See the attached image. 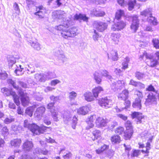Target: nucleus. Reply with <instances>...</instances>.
<instances>
[{
    "label": "nucleus",
    "instance_id": "f257e3e1",
    "mask_svg": "<svg viewBox=\"0 0 159 159\" xmlns=\"http://www.w3.org/2000/svg\"><path fill=\"white\" fill-rule=\"evenodd\" d=\"M71 24V21L70 19H66L65 20H64L63 25L56 26L55 29L57 30L61 31V35L65 39H67L69 37H73L78 34L76 28L73 27L68 30H66Z\"/></svg>",
    "mask_w": 159,
    "mask_h": 159
},
{
    "label": "nucleus",
    "instance_id": "f03ea898",
    "mask_svg": "<svg viewBox=\"0 0 159 159\" xmlns=\"http://www.w3.org/2000/svg\"><path fill=\"white\" fill-rule=\"evenodd\" d=\"M7 82L11 84L14 88L18 91V94L21 97V101L22 105L24 106L27 105L29 102V98L28 94L20 88L18 86L16 85L15 82L11 79H9Z\"/></svg>",
    "mask_w": 159,
    "mask_h": 159
},
{
    "label": "nucleus",
    "instance_id": "7ed1b4c3",
    "mask_svg": "<svg viewBox=\"0 0 159 159\" xmlns=\"http://www.w3.org/2000/svg\"><path fill=\"white\" fill-rule=\"evenodd\" d=\"M24 126L25 127L30 129L34 135L43 133L47 128H48L43 125L39 127L35 124H30L27 120L24 121Z\"/></svg>",
    "mask_w": 159,
    "mask_h": 159
},
{
    "label": "nucleus",
    "instance_id": "20e7f679",
    "mask_svg": "<svg viewBox=\"0 0 159 159\" xmlns=\"http://www.w3.org/2000/svg\"><path fill=\"white\" fill-rule=\"evenodd\" d=\"M141 15L145 18L144 20H147L148 22L154 25L157 24L156 19L152 16L151 9H147L141 12Z\"/></svg>",
    "mask_w": 159,
    "mask_h": 159
},
{
    "label": "nucleus",
    "instance_id": "39448f33",
    "mask_svg": "<svg viewBox=\"0 0 159 159\" xmlns=\"http://www.w3.org/2000/svg\"><path fill=\"white\" fill-rule=\"evenodd\" d=\"M99 70L96 71L94 74V78L96 82L98 84H100L102 81L101 75L106 77L110 80L112 79L111 77L109 74L107 70H101V74L99 73Z\"/></svg>",
    "mask_w": 159,
    "mask_h": 159
},
{
    "label": "nucleus",
    "instance_id": "423d86ee",
    "mask_svg": "<svg viewBox=\"0 0 159 159\" xmlns=\"http://www.w3.org/2000/svg\"><path fill=\"white\" fill-rule=\"evenodd\" d=\"M1 92L6 96H9L10 95L12 96L17 106H19L20 104L19 97L15 92L6 88L2 89Z\"/></svg>",
    "mask_w": 159,
    "mask_h": 159
},
{
    "label": "nucleus",
    "instance_id": "0eeeda50",
    "mask_svg": "<svg viewBox=\"0 0 159 159\" xmlns=\"http://www.w3.org/2000/svg\"><path fill=\"white\" fill-rule=\"evenodd\" d=\"M140 60H145L146 59H149L150 61V66L154 67L158 64V61L155 59L152 58V56L148 54L146 52H144L142 55H141L139 58Z\"/></svg>",
    "mask_w": 159,
    "mask_h": 159
},
{
    "label": "nucleus",
    "instance_id": "6e6552de",
    "mask_svg": "<svg viewBox=\"0 0 159 159\" xmlns=\"http://www.w3.org/2000/svg\"><path fill=\"white\" fill-rule=\"evenodd\" d=\"M132 22L130 26V29L133 33H135L139 26V21L137 15H134L131 16Z\"/></svg>",
    "mask_w": 159,
    "mask_h": 159
},
{
    "label": "nucleus",
    "instance_id": "1a4fd4ad",
    "mask_svg": "<svg viewBox=\"0 0 159 159\" xmlns=\"http://www.w3.org/2000/svg\"><path fill=\"white\" fill-rule=\"evenodd\" d=\"M125 125L126 129L124 133V136L126 139H129L131 137L133 133L132 123L130 121L127 120L125 123Z\"/></svg>",
    "mask_w": 159,
    "mask_h": 159
},
{
    "label": "nucleus",
    "instance_id": "9d476101",
    "mask_svg": "<svg viewBox=\"0 0 159 159\" xmlns=\"http://www.w3.org/2000/svg\"><path fill=\"white\" fill-rule=\"evenodd\" d=\"M110 81L111 82V88L114 91H116L119 89H121L124 86V82L123 80L117 81L118 86L116 85V80H115L112 78L110 80Z\"/></svg>",
    "mask_w": 159,
    "mask_h": 159
},
{
    "label": "nucleus",
    "instance_id": "9b49d317",
    "mask_svg": "<svg viewBox=\"0 0 159 159\" xmlns=\"http://www.w3.org/2000/svg\"><path fill=\"white\" fill-rule=\"evenodd\" d=\"M46 13L45 8L42 6H40L36 7L35 12L34 14L37 18L41 19L44 18Z\"/></svg>",
    "mask_w": 159,
    "mask_h": 159
},
{
    "label": "nucleus",
    "instance_id": "f8f14e48",
    "mask_svg": "<svg viewBox=\"0 0 159 159\" xmlns=\"http://www.w3.org/2000/svg\"><path fill=\"white\" fill-rule=\"evenodd\" d=\"M93 26L98 31L102 32L106 30L107 27V23L101 21H95L93 23Z\"/></svg>",
    "mask_w": 159,
    "mask_h": 159
},
{
    "label": "nucleus",
    "instance_id": "ddd939ff",
    "mask_svg": "<svg viewBox=\"0 0 159 159\" xmlns=\"http://www.w3.org/2000/svg\"><path fill=\"white\" fill-rule=\"evenodd\" d=\"M7 62L8 63V68L13 70H18V67L15 64L17 58L13 56H8L7 57Z\"/></svg>",
    "mask_w": 159,
    "mask_h": 159
},
{
    "label": "nucleus",
    "instance_id": "4468645a",
    "mask_svg": "<svg viewBox=\"0 0 159 159\" xmlns=\"http://www.w3.org/2000/svg\"><path fill=\"white\" fill-rule=\"evenodd\" d=\"M98 102L99 104L101 106L106 108L111 107L112 104L111 100L108 98L107 97L99 100Z\"/></svg>",
    "mask_w": 159,
    "mask_h": 159
},
{
    "label": "nucleus",
    "instance_id": "2eb2a0df",
    "mask_svg": "<svg viewBox=\"0 0 159 159\" xmlns=\"http://www.w3.org/2000/svg\"><path fill=\"white\" fill-rule=\"evenodd\" d=\"M147 97L145 103L146 106H149L152 104H157L155 94L152 92H150L148 93Z\"/></svg>",
    "mask_w": 159,
    "mask_h": 159
},
{
    "label": "nucleus",
    "instance_id": "dca6fc26",
    "mask_svg": "<svg viewBox=\"0 0 159 159\" xmlns=\"http://www.w3.org/2000/svg\"><path fill=\"white\" fill-rule=\"evenodd\" d=\"M54 55L57 57L58 59L62 61V63L66 62L67 60L66 57L64 55L63 52L59 49H55L54 51Z\"/></svg>",
    "mask_w": 159,
    "mask_h": 159
},
{
    "label": "nucleus",
    "instance_id": "f3484780",
    "mask_svg": "<svg viewBox=\"0 0 159 159\" xmlns=\"http://www.w3.org/2000/svg\"><path fill=\"white\" fill-rule=\"evenodd\" d=\"M45 111V108L43 106L37 108L34 113V116L35 118L39 120L43 116Z\"/></svg>",
    "mask_w": 159,
    "mask_h": 159
},
{
    "label": "nucleus",
    "instance_id": "a211bd4d",
    "mask_svg": "<svg viewBox=\"0 0 159 159\" xmlns=\"http://www.w3.org/2000/svg\"><path fill=\"white\" fill-rule=\"evenodd\" d=\"M125 25V23L123 21H118L112 25L111 28L113 31H119L124 28Z\"/></svg>",
    "mask_w": 159,
    "mask_h": 159
},
{
    "label": "nucleus",
    "instance_id": "6ab92c4d",
    "mask_svg": "<svg viewBox=\"0 0 159 159\" xmlns=\"http://www.w3.org/2000/svg\"><path fill=\"white\" fill-rule=\"evenodd\" d=\"M51 151L46 148V147L42 149L39 148H36L34 151V153L42 154L45 155H48L51 154Z\"/></svg>",
    "mask_w": 159,
    "mask_h": 159
},
{
    "label": "nucleus",
    "instance_id": "aec40b11",
    "mask_svg": "<svg viewBox=\"0 0 159 159\" xmlns=\"http://www.w3.org/2000/svg\"><path fill=\"white\" fill-rule=\"evenodd\" d=\"M33 144L31 141L26 140L23 144L22 146L23 149L25 151L29 152L32 149Z\"/></svg>",
    "mask_w": 159,
    "mask_h": 159
},
{
    "label": "nucleus",
    "instance_id": "412c9836",
    "mask_svg": "<svg viewBox=\"0 0 159 159\" xmlns=\"http://www.w3.org/2000/svg\"><path fill=\"white\" fill-rule=\"evenodd\" d=\"M96 118V115H92L88 117L86 121L88 125L86 127V129H88L93 127L94 125L93 122Z\"/></svg>",
    "mask_w": 159,
    "mask_h": 159
},
{
    "label": "nucleus",
    "instance_id": "4be33fe9",
    "mask_svg": "<svg viewBox=\"0 0 159 159\" xmlns=\"http://www.w3.org/2000/svg\"><path fill=\"white\" fill-rule=\"evenodd\" d=\"M65 148H63L60 149L59 154L62 153V157L64 159H69L71 158L72 154L71 153L68 151H65Z\"/></svg>",
    "mask_w": 159,
    "mask_h": 159
},
{
    "label": "nucleus",
    "instance_id": "5701e85b",
    "mask_svg": "<svg viewBox=\"0 0 159 159\" xmlns=\"http://www.w3.org/2000/svg\"><path fill=\"white\" fill-rule=\"evenodd\" d=\"M95 123L97 127H100L105 126L107 122L103 118L99 117L96 119Z\"/></svg>",
    "mask_w": 159,
    "mask_h": 159
},
{
    "label": "nucleus",
    "instance_id": "b1692460",
    "mask_svg": "<svg viewBox=\"0 0 159 159\" xmlns=\"http://www.w3.org/2000/svg\"><path fill=\"white\" fill-rule=\"evenodd\" d=\"M132 118H136L137 124L141 123L142 119L143 117L142 116V114L138 112H134L131 115Z\"/></svg>",
    "mask_w": 159,
    "mask_h": 159
},
{
    "label": "nucleus",
    "instance_id": "393cba45",
    "mask_svg": "<svg viewBox=\"0 0 159 159\" xmlns=\"http://www.w3.org/2000/svg\"><path fill=\"white\" fill-rule=\"evenodd\" d=\"M129 92L127 90L123 91L122 93H119L118 96L119 100L126 101L128 98Z\"/></svg>",
    "mask_w": 159,
    "mask_h": 159
},
{
    "label": "nucleus",
    "instance_id": "a878e982",
    "mask_svg": "<svg viewBox=\"0 0 159 159\" xmlns=\"http://www.w3.org/2000/svg\"><path fill=\"white\" fill-rule=\"evenodd\" d=\"M91 92H87L84 93L83 97L84 99L88 102H91L94 100V97Z\"/></svg>",
    "mask_w": 159,
    "mask_h": 159
},
{
    "label": "nucleus",
    "instance_id": "bb28decb",
    "mask_svg": "<svg viewBox=\"0 0 159 159\" xmlns=\"http://www.w3.org/2000/svg\"><path fill=\"white\" fill-rule=\"evenodd\" d=\"M74 19L79 20H83L87 22L88 18L85 15L82 14H76L74 16Z\"/></svg>",
    "mask_w": 159,
    "mask_h": 159
},
{
    "label": "nucleus",
    "instance_id": "cd10ccee",
    "mask_svg": "<svg viewBox=\"0 0 159 159\" xmlns=\"http://www.w3.org/2000/svg\"><path fill=\"white\" fill-rule=\"evenodd\" d=\"M121 35L120 33H112L111 35V38L112 40L115 44H118L120 40Z\"/></svg>",
    "mask_w": 159,
    "mask_h": 159
},
{
    "label": "nucleus",
    "instance_id": "c85d7f7f",
    "mask_svg": "<svg viewBox=\"0 0 159 159\" xmlns=\"http://www.w3.org/2000/svg\"><path fill=\"white\" fill-rule=\"evenodd\" d=\"M103 91V88L100 86H98L93 89L92 92L94 97L96 98L98 97L99 93Z\"/></svg>",
    "mask_w": 159,
    "mask_h": 159
},
{
    "label": "nucleus",
    "instance_id": "c756f323",
    "mask_svg": "<svg viewBox=\"0 0 159 159\" xmlns=\"http://www.w3.org/2000/svg\"><path fill=\"white\" fill-rule=\"evenodd\" d=\"M89 110V108L88 106H84L78 109L77 113L79 114L85 115L88 113Z\"/></svg>",
    "mask_w": 159,
    "mask_h": 159
},
{
    "label": "nucleus",
    "instance_id": "7c9ffc66",
    "mask_svg": "<svg viewBox=\"0 0 159 159\" xmlns=\"http://www.w3.org/2000/svg\"><path fill=\"white\" fill-rule=\"evenodd\" d=\"M141 101V99L140 98H136L133 103V107L137 109H140L142 107Z\"/></svg>",
    "mask_w": 159,
    "mask_h": 159
},
{
    "label": "nucleus",
    "instance_id": "2f4dec72",
    "mask_svg": "<svg viewBox=\"0 0 159 159\" xmlns=\"http://www.w3.org/2000/svg\"><path fill=\"white\" fill-rule=\"evenodd\" d=\"M38 105H34L32 107H28L25 110V113L26 114L28 115L29 116L31 117L32 116L33 112L34 111V107H37Z\"/></svg>",
    "mask_w": 159,
    "mask_h": 159
},
{
    "label": "nucleus",
    "instance_id": "473e14b6",
    "mask_svg": "<svg viewBox=\"0 0 159 159\" xmlns=\"http://www.w3.org/2000/svg\"><path fill=\"white\" fill-rule=\"evenodd\" d=\"M92 134L94 136V138H92V139L94 141L95 139H98L100 138L101 135L100 131L98 130H95L92 132Z\"/></svg>",
    "mask_w": 159,
    "mask_h": 159
},
{
    "label": "nucleus",
    "instance_id": "72a5a7b5",
    "mask_svg": "<svg viewBox=\"0 0 159 159\" xmlns=\"http://www.w3.org/2000/svg\"><path fill=\"white\" fill-rule=\"evenodd\" d=\"M126 6L127 5L128 6V9L129 11H131L134 8V5L136 3V0L132 1L131 0H126Z\"/></svg>",
    "mask_w": 159,
    "mask_h": 159
},
{
    "label": "nucleus",
    "instance_id": "f704fd0d",
    "mask_svg": "<svg viewBox=\"0 0 159 159\" xmlns=\"http://www.w3.org/2000/svg\"><path fill=\"white\" fill-rule=\"evenodd\" d=\"M21 142V140L20 139H14L11 141V144L12 146L18 147H19Z\"/></svg>",
    "mask_w": 159,
    "mask_h": 159
},
{
    "label": "nucleus",
    "instance_id": "c9c22d12",
    "mask_svg": "<svg viewBox=\"0 0 159 159\" xmlns=\"http://www.w3.org/2000/svg\"><path fill=\"white\" fill-rule=\"evenodd\" d=\"M93 14L96 16H103L105 14V12L102 11H98L93 9L92 12Z\"/></svg>",
    "mask_w": 159,
    "mask_h": 159
},
{
    "label": "nucleus",
    "instance_id": "e433bc0d",
    "mask_svg": "<svg viewBox=\"0 0 159 159\" xmlns=\"http://www.w3.org/2000/svg\"><path fill=\"white\" fill-rule=\"evenodd\" d=\"M130 61L129 58V57H125L123 60L122 64V68L123 69H125L128 68V63Z\"/></svg>",
    "mask_w": 159,
    "mask_h": 159
},
{
    "label": "nucleus",
    "instance_id": "4c0bfd02",
    "mask_svg": "<svg viewBox=\"0 0 159 159\" xmlns=\"http://www.w3.org/2000/svg\"><path fill=\"white\" fill-rule=\"evenodd\" d=\"M129 84L135 87H144V85L139 82H136L133 80H131Z\"/></svg>",
    "mask_w": 159,
    "mask_h": 159
},
{
    "label": "nucleus",
    "instance_id": "58836bf2",
    "mask_svg": "<svg viewBox=\"0 0 159 159\" xmlns=\"http://www.w3.org/2000/svg\"><path fill=\"white\" fill-rule=\"evenodd\" d=\"M110 54L111 59L114 61H116L118 60V57L117 53V51L116 50H113L111 52Z\"/></svg>",
    "mask_w": 159,
    "mask_h": 159
},
{
    "label": "nucleus",
    "instance_id": "ea45409f",
    "mask_svg": "<svg viewBox=\"0 0 159 159\" xmlns=\"http://www.w3.org/2000/svg\"><path fill=\"white\" fill-rule=\"evenodd\" d=\"M111 140L113 143H119L120 141V137L118 135H114L111 137Z\"/></svg>",
    "mask_w": 159,
    "mask_h": 159
},
{
    "label": "nucleus",
    "instance_id": "a19ab883",
    "mask_svg": "<svg viewBox=\"0 0 159 159\" xmlns=\"http://www.w3.org/2000/svg\"><path fill=\"white\" fill-rule=\"evenodd\" d=\"M124 14V11L121 10H118L116 14L115 19L118 20Z\"/></svg>",
    "mask_w": 159,
    "mask_h": 159
},
{
    "label": "nucleus",
    "instance_id": "79ce46f5",
    "mask_svg": "<svg viewBox=\"0 0 159 159\" xmlns=\"http://www.w3.org/2000/svg\"><path fill=\"white\" fill-rule=\"evenodd\" d=\"M71 115L68 112H65L63 114V118L65 122H68L70 120Z\"/></svg>",
    "mask_w": 159,
    "mask_h": 159
},
{
    "label": "nucleus",
    "instance_id": "37998d69",
    "mask_svg": "<svg viewBox=\"0 0 159 159\" xmlns=\"http://www.w3.org/2000/svg\"><path fill=\"white\" fill-rule=\"evenodd\" d=\"M108 148V146L104 144L101 146L100 148H98L96 150V152L98 154H99L106 149Z\"/></svg>",
    "mask_w": 159,
    "mask_h": 159
},
{
    "label": "nucleus",
    "instance_id": "c03bdc74",
    "mask_svg": "<svg viewBox=\"0 0 159 159\" xmlns=\"http://www.w3.org/2000/svg\"><path fill=\"white\" fill-rule=\"evenodd\" d=\"M45 75L48 79L55 78L56 77V75L53 71H49L48 72L46 73Z\"/></svg>",
    "mask_w": 159,
    "mask_h": 159
},
{
    "label": "nucleus",
    "instance_id": "a18cd8bd",
    "mask_svg": "<svg viewBox=\"0 0 159 159\" xmlns=\"http://www.w3.org/2000/svg\"><path fill=\"white\" fill-rule=\"evenodd\" d=\"M15 119L12 116H10L9 117L6 118L4 120V123L6 124H9L14 121Z\"/></svg>",
    "mask_w": 159,
    "mask_h": 159
},
{
    "label": "nucleus",
    "instance_id": "49530a36",
    "mask_svg": "<svg viewBox=\"0 0 159 159\" xmlns=\"http://www.w3.org/2000/svg\"><path fill=\"white\" fill-rule=\"evenodd\" d=\"M27 6L29 8H30L34 6L36 2L34 0H26Z\"/></svg>",
    "mask_w": 159,
    "mask_h": 159
},
{
    "label": "nucleus",
    "instance_id": "de8ad7c7",
    "mask_svg": "<svg viewBox=\"0 0 159 159\" xmlns=\"http://www.w3.org/2000/svg\"><path fill=\"white\" fill-rule=\"evenodd\" d=\"M140 151L138 150H133L131 154V157H137L140 154Z\"/></svg>",
    "mask_w": 159,
    "mask_h": 159
},
{
    "label": "nucleus",
    "instance_id": "09e8293b",
    "mask_svg": "<svg viewBox=\"0 0 159 159\" xmlns=\"http://www.w3.org/2000/svg\"><path fill=\"white\" fill-rule=\"evenodd\" d=\"M7 76V74L5 71H2V70H0V79L5 80Z\"/></svg>",
    "mask_w": 159,
    "mask_h": 159
},
{
    "label": "nucleus",
    "instance_id": "8fccbe9b",
    "mask_svg": "<svg viewBox=\"0 0 159 159\" xmlns=\"http://www.w3.org/2000/svg\"><path fill=\"white\" fill-rule=\"evenodd\" d=\"M31 43V45L32 47L37 50H39L40 49V46L39 43L37 42H32Z\"/></svg>",
    "mask_w": 159,
    "mask_h": 159
},
{
    "label": "nucleus",
    "instance_id": "3c124183",
    "mask_svg": "<svg viewBox=\"0 0 159 159\" xmlns=\"http://www.w3.org/2000/svg\"><path fill=\"white\" fill-rule=\"evenodd\" d=\"M90 1L96 4H101L105 3L106 0H90Z\"/></svg>",
    "mask_w": 159,
    "mask_h": 159
},
{
    "label": "nucleus",
    "instance_id": "603ef678",
    "mask_svg": "<svg viewBox=\"0 0 159 159\" xmlns=\"http://www.w3.org/2000/svg\"><path fill=\"white\" fill-rule=\"evenodd\" d=\"M153 46L156 49H159V40L156 39H153L152 40Z\"/></svg>",
    "mask_w": 159,
    "mask_h": 159
},
{
    "label": "nucleus",
    "instance_id": "864d4df0",
    "mask_svg": "<svg viewBox=\"0 0 159 159\" xmlns=\"http://www.w3.org/2000/svg\"><path fill=\"white\" fill-rule=\"evenodd\" d=\"M124 132V128L122 127H119L117 128L115 131L116 134H121Z\"/></svg>",
    "mask_w": 159,
    "mask_h": 159
},
{
    "label": "nucleus",
    "instance_id": "5fc2aeb1",
    "mask_svg": "<svg viewBox=\"0 0 159 159\" xmlns=\"http://www.w3.org/2000/svg\"><path fill=\"white\" fill-rule=\"evenodd\" d=\"M77 96V93L74 91L70 92L69 93V98L70 101L75 99Z\"/></svg>",
    "mask_w": 159,
    "mask_h": 159
},
{
    "label": "nucleus",
    "instance_id": "6e6d98bb",
    "mask_svg": "<svg viewBox=\"0 0 159 159\" xmlns=\"http://www.w3.org/2000/svg\"><path fill=\"white\" fill-rule=\"evenodd\" d=\"M34 97L36 100L38 101H41L43 99L42 95L39 93H34Z\"/></svg>",
    "mask_w": 159,
    "mask_h": 159
},
{
    "label": "nucleus",
    "instance_id": "4d7b16f0",
    "mask_svg": "<svg viewBox=\"0 0 159 159\" xmlns=\"http://www.w3.org/2000/svg\"><path fill=\"white\" fill-rule=\"evenodd\" d=\"M54 102H51L48 104L47 108L48 109H50V111H51V110L53 111H56L55 109V107L54 106Z\"/></svg>",
    "mask_w": 159,
    "mask_h": 159
},
{
    "label": "nucleus",
    "instance_id": "13d9d810",
    "mask_svg": "<svg viewBox=\"0 0 159 159\" xmlns=\"http://www.w3.org/2000/svg\"><path fill=\"white\" fill-rule=\"evenodd\" d=\"M2 134L4 136H7L9 134L8 130L6 126L4 127L2 130Z\"/></svg>",
    "mask_w": 159,
    "mask_h": 159
},
{
    "label": "nucleus",
    "instance_id": "bf43d9fd",
    "mask_svg": "<svg viewBox=\"0 0 159 159\" xmlns=\"http://www.w3.org/2000/svg\"><path fill=\"white\" fill-rule=\"evenodd\" d=\"M22 159H34L35 158L30 154H24L22 155Z\"/></svg>",
    "mask_w": 159,
    "mask_h": 159
},
{
    "label": "nucleus",
    "instance_id": "052dcab7",
    "mask_svg": "<svg viewBox=\"0 0 159 159\" xmlns=\"http://www.w3.org/2000/svg\"><path fill=\"white\" fill-rule=\"evenodd\" d=\"M53 117L54 121H57L58 120V118L57 116L58 114V112L57 111H53L52 110L51 111Z\"/></svg>",
    "mask_w": 159,
    "mask_h": 159
},
{
    "label": "nucleus",
    "instance_id": "680f3d73",
    "mask_svg": "<svg viewBox=\"0 0 159 159\" xmlns=\"http://www.w3.org/2000/svg\"><path fill=\"white\" fill-rule=\"evenodd\" d=\"M126 0H117V2L121 6L124 7L126 6Z\"/></svg>",
    "mask_w": 159,
    "mask_h": 159
},
{
    "label": "nucleus",
    "instance_id": "e2e57ef3",
    "mask_svg": "<svg viewBox=\"0 0 159 159\" xmlns=\"http://www.w3.org/2000/svg\"><path fill=\"white\" fill-rule=\"evenodd\" d=\"M134 94L138 96V98H140L141 99L143 97L142 93L138 90H134Z\"/></svg>",
    "mask_w": 159,
    "mask_h": 159
},
{
    "label": "nucleus",
    "instance_id": "0e129e2a",
    "mask_svg": "<svg viewBox=\"0 0 159 159\" xmlns=\"http://www.w3.org/2000/svg\"><path fill=\"white\" fill-rule=\"evenodd\" d=\"M13 7L15 10L16 11V13L19 15L20 13V10L18 4L16 2H15L14 4Z\"/></svg>",
    "mask_w": 159,
    "mask_h": 159
},
{
    "label": "nucleus",
    "instance_id": "69168bd1",
    "mask_svg": "<svg viewBox=\"0 0 159 159\" xmlns=\"http://www.w3.org/2000/svg\"><path fill=\"white\" fill-rule=\"evenodd\" d=\"M99 36V34L96 30H94V34L93 35V38L94 41H96L98 40Z\"/></svg>",
    "mask_w": 159,
    "mask_h": 159
},
{
    "label": "nucleus",
    "instance_id": "338daca9",
    "mask_svg": "<svg viewBox=\"0 0 159 159\" xmlns=\"http://www.w3.org/2000/svg\"><path fill=\"white\" fill-rule=\"evenodd\" d=\"M77 118L75 116H74L73 117L72 119V127L73 129H75L76 125L77 123Z\"/></svg>",
    "mask_w": 159,
    "mask_h": 159
},
{
    "label": "nucleus",
    "instance_id": "774afa93",
    "mask_svg": "<svg viewBox=\"0 0 159 159\" xmlns=\"http://www.w3.org/2000/svg\"><path fill=\"white\" fill-rule=\"evenodd\" d=\"M60 82L61 81L57 79H55L51 81L50 85L52 86H55L57 84L60 83Z\"/></svg>",
    "mask_w": 159,
    "mask_h": 159
}]
</instances>
